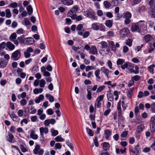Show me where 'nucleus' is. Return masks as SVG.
<instances>
[{
	"label": "nucleus",
	"instance_id": "obj_40",
	"mask_svg": "<svg viewBox=\"0 0 155 155\" xmlns=\"http://www.w3.org/2000/svg\"><path fill=\"white\" fill-rule=\"evenodd\" d=\"M87 132L88 134L90 136H93L94 135V132L93 131L88 127L86 128Z\"/></svg>",
	"mask_w": 155,
	"mask_h": 155
},
{
	"label": "nucleus",
	"instance_id": "obj_60",
	"mask_svg": "<svg viewBox=\"0 0 155 155\" xmlns=\"http://www.w3.org/2000/svg\"><path fill=\"white\" fill-rule=\"evenodd\" d=\"M20 147L22 152H25L27 150V149L22 144L20 145Z\"/></svg>",
	"mask_w": 155,
	"mask_h": 155
},
{
	"label": "nucleus",
	"instance_id": "obj_17",
	"mask_svg": "<svg viewBox=\"0 0 155 155\" xmlns=\"http://www.w3.org/2000/svg\"><path fill=\"white\" fill-rule=\"evenodd\" d=\"M153 40V38L150 35H147L144 37V40L146 42H149Z\"/></svg>",
	"mask_w": 155,
	"mask_h": 155
},
{
	"label": "nucleus",
	"instance_id": "obj_64",
	"mask_svg": "<svg viewBox=\"0 0 155 155\" xmlns=\"http://www.w3.org/2000/svg\"><path fill=\"white\" fill-rule=\"evenodd\" d=\"M151 110L152 112H155V103H153L151 105Z\"/></svg>",
	"mask_w": 155,
	"mask_h": 155
},
{
	"label": "nucleus",
	"instance_id": "obj_34",
	"mask_svg": "<svg viewBox=\"0 0 155 155\" xmlns=\"http://www.w3.org/2000/svg\"><path fill=\"white\" fill-rule=\"evenodd\" d=\"M43 89L42 88H35L33 90L34 93L35 94H38L39 93H41L43 91Z\"/></svg>",
	"mask_w": 155,
	"mask_h": 155
},
{
	"label": "nucleus",
	"instance_id": "obj_58",
	"mask_svg": "<svg viewBox=\"0 0 155 155\" xmlns=\"http://www.w3.org/2000/svg\"><path fill=\"white\" fill-rule=\"evenodd\" d=\"M16 33L18 34H24L25 33V31L22 28H20L17 31Z\"/></svg>",
	"mask_w": 155,
	"mask_h": 155
},
{
	"label": "nucleus",
	"instance_id": "obj_14",
	"mask_svg": "<svg viewBox=\"0 0 155 155\" xmlns=\"http://www.w3.org/2000/svg\"><path fill=\"white\" fill-rule=\"evenodd\" d=\"M30 136L32 139L34 140H36L38 138V135L35 134V131L33 130H30Z\"/></svg>",
	"mask_w": 155,
	"mask_h": 155
},
{
	"label": "nucleus",
	"instance_id": "obj_27",
	"mask_svg": "<svg viewBox=\"0 0 155 155\" xmlns=\"http://www.w3.org/2000/svg\"><path fill=\"white\" fill-rule=\"evenodd\" d=\"M30 24L31 22L28 18H25L24 21L22 22V24L26 26L30 25Z\"/></svg>",
	"mask_w": 155,
	"mask_h": 155
},
{
	"label": "nucleus",
	"instance_id": "obj_45",
	"mask_svg": "<svg viewBox=\"0 0 155 155\" xmlns=\"http://www.w3.org/2000/svg\"><path fill=\"white\" fill-rule=\"evenodd\" d=\"M46 82L44 79H41L40 81L39 84V86L42 88H43L45 87V85L46 84Z\"/></svg>",
	"mask_w": 155,
	"mask_h": 155
},
{
	"label": "nucleus",
	"instance_id": "obj_59",
	"mask_svg": "<svg viewBox=\"0 0 155 155\" xmlns=\"http://www.w3.org/2000/svg\"><path fill=\"white\" fill-rule=\"evenodd\" d=\"M128 63H129V62H125L124 64H122L121 66V69L123 70H124L125 68L127 69L128 64Z\"/></svg>",
	"mask_w": 155,
	"mask_h": 155
},
{
	"label": "nucleus",
	"instance_id": "obj_24",
	"mask_svg": "<svg viewBox=\"0 0 155 155\" xmlns=\"http://www.w3.org/2000/svg\"><path fill=\"white\" fill-rule=\"evenodd\" d=\"M134 88H132L129 90L127 92V96L129 99H130L131 97V96L133 94V91Z\"/></svg>",
	"mask_w": 155,
	"mask_h": 155
},
{
	"label": "nucleus",
	"instance_id": "obj_62",
	"mask_svg": "<svg viewBox=\"0 0 155 155\" xmlns=\"http://www.w3.org/2000/svg\"><path fill=\"white\" fill-rule=\"evenodd\" d=\"M94 69V67L93 66H86L85 68V71L87 72L89 70H92Z\"/></svg>",
	"mask_w": 155,
	"mask_h": 155
},
{
	"label": "nucleus",
	"instance_id": "obj_25",
	"mask_svg": "<svg viewBox=\"0 0 155 155\" xmlns=\"http://www.w3.org/2000/svg\"><path fill=\"white\" fill-rule=\"evenodd\" d=\"M105 25L107 27L110 28L112 26L113 22L111 20H107L105 22Z\"/></svg>",
	"mask_w": 155,
	"mask_h": 155
},
{
	"label": "nucleus",
	"instance_id": "obj_38",
	"mask_svg": "<svg viewBox=\"0 0 155 155\" xmlns=\"http://www.w3.org/2000/svg\"><path fill=\"white\" fill-rule=\"evenodd\" d=\"M25 35H23L20 37H18L17 39L19 41L20 43H24V39L25 38Z\"/></svg>",
	"mask_w": 155,
	"mask_h": 155
},
{
	"label": "nucleus",
	"instance_id": "obj_9",
	"mask_svg": "<svg viewBox=\"0 0 155 155\" xmlns=\"http://www.w3.org/2000/svg\"><path fill=\"white\" fill-rule=\"evenodd\" d=\"M107 97L108 100L111 102L114 101V96L111 93V90H109L107 92Z\"/></svg>",
	"mask_w": 155,
	"mask_h": 155
},
{
	"label": "nucleus",
	"instance_id": "obj_28",
	"mask_svg": "<svg viewBox=\"0 0 155 155\" xmlns=\"http://www.w3.org/2000/svg\"><path fill=\"white\" fill-rule=\"evenodd\" d=\"M124 15V18H130L132 16L131 13L128 11L125 12Z\"/></svg>",
	"mask_w": 155,
	"mask_h": 155
},
{
	"label": "nucleus",
	"instance_id": "obj_15",
	"mask_svg": "<svg viewBox=\"0 0 155 155\" xmlns=\"http://www.w3.org/2000/svg\"><path fill=\"white\" fill-rule=\"evenodd\" d=\"M6 47L10 51H12L15 48V45L10 42H8L6 43Z\"/></svg>",
	"mask_w": 155,
	"mask_h": 155
},
{
	"label": "nucleus",
	"instance_id": "obj_32",
	"mask_svg": "<svg viewBox=\"0 0 155 155\" xmlns=\"http://www.w3.org/2000/svg\"><path fill=\"white\" fill-rule=\"evenodd\" d=\"M117 109L118 110V113L119 115L121 114V101H119L118 103L117 104Z\"/></svg>",
	"mask_w": 155,
	"mask_h": 155
},
{
	"label": "nucleus",
	"instance_id": "obj_52",
	"mask_svg": "<svg viewBox=\"0 0 155 155\" xmlns=\"http://www.w3.org/2000/svg\"><path fill=\"white\" fill-rule=\"evenodd\" d=\"M141 133L139 132V131H136L135 133V136L137 140H139L141 136Z\"/></svg>",
	"mask_w": 155,
	"mask_h": 155
},
{
	"label": "nucleus",
	"instance_id": "obj_37",
	"mask_svg": "<svg viewBox=\"0 0 155 155\" xmlns=\"http://www.w3.org/2000/svg\"><path fill=\"white\" fill-rule=\"evenodd\" d=\"M92 27L94 30H98L99 29V26L97 23H94L92 25Z\"/></svg>",
	"mask_w": 155,
	"mask_h": 155
},
{
	"label": "nucleus",
	"instance_id": "obj_18",
	"mask_svg": "<svg viewBox=\"0 0 155 155\" xmlns=\"http://www.w3.org/2000/svg\"><path fill=\"white\" fill-rule=\"evenodd\" d=\"M149 15L151 18H155V10L152 8H150L149 12Z\"/></svg>",
	"mask_w": 155,
	"mask_h": 155
},
{
	"label": "nucleus",
	"instance_id": "obj_63",
	"mask_svg": "<svg viewBox=\"0 0 155 155\" xmlns=\"http://www.w3.org/2000/svg\"><path fill=\"white\" fill-rule=\"evenodd\" d=\"M27 103V101L25 99H23L20 101V104L22 106H25Z\"/></svg>",
	"mask_w": 155,
	"mask_h": 155
},
{
	"label": "nucleus",
	"instance_id": "obj_13",
	"mask_svg": "<svg viewBox=\"0 0 155 155\" xmlns=\"http://www.w3.org/2000/svg\"><path fill=\"white\" fill-rule=\"evenodd\" d=\"M89 53L93 54H97V50L96 47L95 46H92L90 49Z\"/></svg>",
	"mask_w": 155,
	"mask_h": 155
},
{
	"label": "nucleus",
	"instance_id": "obj_41",
	"mask_svg": "<svg viewBox=\"0 0 155 155\" xmlns=\"http://www.w3.org/2000/svg\"><path fill=\"white\" fill-rule=\"evenodd\" d=\"M51 135L54 136H55L57 135L58 133L57 130H54L53 128H51Z\"/></svg>",
	"mask_w": 155,
	"mask_h": 155
},
{
	"label": "nucleus",
	"instance_id": "obj_31",
	"mask_svg": "<svg viewBox=\"0 0 155 155\" xmlns=\"http://www.w3.org/2000/svg\"><path fill=\"white\" fill-rule=\"evenodd\" d=\"M110 145L107 142H104L103 145V148L105 150H107L109 148Z\"/></svg>",
	"mask_w": 155,
	"mask_h": 155
},
{
	"label": "nucleus",
	"instance_id": "obj_19",
	"mask_svg": "<svg viewBox=\"0 0 155 155\" xmlns=\"http://www.w3.org/2000/svg\"><path fill=\"white\" fill-rule=\"evenodd\" d=\"M44 96L43 94H40L37 98H36L35 100V102L36 103H39L41 101H42L44 99Z\"/></svg>",
	"mask_w": 155,
	"mask_h": 155
},
{
	"label": "nucleus",
	"instance_id": "obj_2",
	"mask_svg": "<svg viewBox=\"0 0 155 155\" xmlns=\"http://www.w3.org/2000/svg\"><path fill=\"white\" fill-rule=\"evenodd\" d=\"M34 153L35 154L38 155H42L44 153L43 149L41 148L39 144H37L33 150Z\"/></svg>",
	"mask_w": 155,
	"mask_h": 155
},
{
	"label": "nucleus",
	"instance_id": "obj_33",
	"mask_svg": "<svg viewBox=\"0 0 155 155\" xmlns=\"http://www.w3.org/2000/svg\"><path fill=\"white\" fill-rule=\"evenodd\" d=\"M144 128V126L143 125L141 124L138 126L137 127V129L136 131H139V132H140L141 133V132H142Z\"/></svg>",
	"mask_w": 155,
	"mask_h": 155
},
{
	"label": "nucleus",
	"instance_id": "obj_46",
	"mask_svg": "<svg viewBox=\"0 0 155 155\" xmlns=\"http://www.w3.org/2000/svg\"><path fill=\"white\" fill-rule=\"evenodd\" d=\"M18 4L16 2H14L8 5V7L10 8H15L18 6Z\"/></svg>",
	"mask_w": 155,
	"mask_h": 155
},
{
	"label": "nucleus",
	"instance_id": "obj_44",
	"mask_svg": "<svg viewBox=\"0 0 155 155\" xmlns=\"http://www.w3.org/2000/svg\"><path fill=\"white\" fill-rule=\"evenodd\" d=\"M14 137L11 134H8V137L7 138V140L10 142H11L13 139Z\"/></svg>",
	"mask_w": 155,
	"mask_h": 155
},
{
	"label": "nucleus",
	"instance_id": "obj_56",
	"mask_svg": "<svg viewBox=\"0 0 155 155\" xmlns=\"http://www.w3.org/2000/svg\"><path fill=\"white\" fill-rule=\"evenodd\" d=\"M115 20H118L121 18L122 17V15H120L119 13H116L115 14Z\"/></svg>",
	"mask_w": 155,
	"mask_h": 155
},
{
	"label": "nucleus",
	"instance_id": "obj_1",
	"mask_svg": "<svg viewBox=\"0 0 155 155\" xmlns=\"http://www.w3.org/2000/svg\"><path fill=\"white\" fill-rule=\"evenodd\" d=\"M129 150L130 155H134L133 154L135 155H138L140 154L141 152V147L139 143H138L135 146L134 149L132 147H130Z\"/></svg>",
	"mask_w": 155,
	"mask_h": 155
},
{
	"label": "nucleus",
	"instance_id": "obj_53",
	"mask_svg": "<svg viewBox=\"0 0 155 155\" xmlns=\"http://www.w3.org/2000/svg\"><path fill=\"white\" fill-rule=\"evenodd\" d=\"M54 140L56 142H62L64 141V139L59 136L56 137Z\"/></svg>",
	"mask_w": 155,
	"mask_h": 155
},
{
	"label": "nucleus",
	"instance_id": "obj_47",
	"mask_svg": "<svg viewBox=\"0 0 155 155\" xmlns=\"http://www.w3.org/2000/svg\"><path fill=\"white\" fill-rule=\"evenodd\" d=\"M104 134L105 135V137L107 139L110 135V132L109 130H107L104 131Z\"/></svg>",
	"mask_w": 155,
	"mask_h": 155
},
{
	"label": "nucleus",
	"instance_id": "obj_29",
	"mask_svg": "<svg viewBox=\"0 0 155 155\" xmlns=\"http://www.w3.org/2000/svg\"><path fill=\"white\" fill-rule=\"evenodd\" d=\"M154 67H155V65L154 64H152L150 65L148 67L149 71L152 74H153L154 73L153 68Z\"/></svg>",
	"mask_w": 155,
	"mask_h": 155
},
{
	"label": "nucleus",
	"instance_id": "obj_51",
	"mask_svg": "<svg viewBox=\"0 0 155 155\" xmlns=\"http://www.w3.org/2000/svg\"><path fill=\"white\" fill-rule=\"evenodd\" d=\"M114 95L115 97V100L116 101L119 98V92L117 91H115L113 92Z\"/></svg>",
	"mask_w": 155,
	"mask_h": 155
},
{
	"label": "nucleus",
	"instance_id": "obj_30",
	"mask_svg": "<svg viewBox=\"0 0 155 155\" xmlns=\"http://www.w3.org/2000/svg\"><path fill=\"white\" fill-rule=\"evenodd\" d=\"M83 25L82 24H79L76 27V30L79 31H84V29L83 28Z\"/></svg>",
	"mask_w": 155,
	"mask_h": 155
},
{
	"label": "nucleus",
	"instance_id": "obj_49",
	"mask_svg": "<svg viewBox=\"0 0 155 155\" xmlns=\"http://www.w3.org/2000/svg\"><path fill=\"white\" fill-rule=\"evenodd\" d=\"M17 37V35L15 33H12L10 37V40L11 41H12L15 40Z\"/></svg>",
	"mask_w": 155,
	"mask_h": 155
},
{
	"label": "nucleus",
	"instance_id": "obj_35",
	"mask_svg": "<svg viewBox=\"0 0 155 155\" xmlns=\"http://www.w3.org/2000/svg\"><path fill=\"white\" fill-rule=\"evenodd\" d=\"M133 40L130 39H128L125 41V43L129 47H131L132 45Z\"/></svg>",
	"mask_w": 155,
	"mask_h": 155
},
{
	"label": "nucleus",
	"instance_id": "obj_54",
	"mask_svg": "<svg viewBox=\"0 0 155 155\" xmlns=\"http://www.w3.org/2000/svg\"><path fill=\"white\" fill-rule=\"evenodd\" d=\"M104 5L105 8L107 9L109 8L111 6L110 3L108 1L104 2Z\"/></svg>",
	"mask_w": 155,
	"mask_h": 155
},
{
	"label": "nucleus",
	"instance_id": "obj_22",
	"mask_svg": "<svg viewBox=\"0 0 155 155\" xmlns=\"http://www.w3.org/2000/svg\"><path fill=\"white\" fill-rule=\"evenodd\" d=\"M83 13L84 15L87 17L91 18L92 17V14H91L89 9H87L86 11H84Z\"/></svg>",
	"mask_w": 155,
	"mask_h": 155
},
{
	"label": "nucleus",
	"instance_id": "obj_23",
	"mask_svg": "<svg viewBox=\"0 0 155 155\" xmlns=\"http://www.w3.org/2000/svg\"><path fill=\"white\" fill-rule=\"evenodd\" d=\"M109 45L110 48H111L112 51L115 52L116 51V49L114 42L112 41H109Z\"/></svg>",
	"mask_w": 155,
	"mask_h": 155
},
{
	"label": "nucleus",
	"instance_id": "obj_20",
	"mask_svg": "<svg viewBox=\"0 0 155 155\" xmlns=\"http://www.w3.org/2000/svg\"><path fill=\"white\" fill-rule=\"evenodd\" d=\"M62 2L64 5H70L73 3L72 0H61Z\"/></svg>",
	"mask_w": 155,
	"mask_h": 155
},
{
	"label": "nucleus",
	"instance_id": "obj_11",
	"mask_svg": "<svg viewBox=\"0 0 155 155\" xmlns=\"http://www.w3.org/2000/svg\"><path fill=\"white\" fill-rule=\"evenodd\" d=\"M101 70L104 74L105 75L108 79L109 77V70L104 67H101Z\"/></svg>",
	"mask_w": 155,
	"mask_h": 155
},
{
	"label": "nucleus",
	"instance_id": "obj_12",
	"mask_svg": "<svg viewBox=\"0 0 155 155\" xmlns=\"http://www.w3.org/2000/svg\"><path fill=\"white\" fill-rule=\"evenodd\" d=\"M78 34L80 36L83 35V38H86L89 35L90 33L89 31H86L83 34L82 31H78Z\"/></svg>",
	"mask_w": 155,
	"mask_h": 155
},
{
	"label": "nucleus",
	"instance_id": "obj_10",
	"mask_svg": "<svg viewBox=\"0 0 155 155\" xmlns=\"http://www.w3.org/2000/svg\"><path fill=\"white\" fill-rule=\"evenodd\" d=\"M128 63V64L127 69L129 71L130 73H133V72H134V64L129 62V63Z\"/></svg>",
	"mask_w": 155,
	"mask_h": 155
},
{
	"label": "nucleus",
	"instance_id": "obj_36",
	"mask_svg": "<svg viewBox=\"0 0 155 155\" xmlns=\"http://www.w3.org/2000/svg\"><path fill=\"white\" fill-rule=\"evenodd\" d=\"M28 14L29 15H31L33 12V8L31 5H28L27 8Z\"/></svg>",
	"mask_w": 155,
	"mask_h": 155
},
{
	"label": "nucleus",
	"instance_id": "obj_8",
	"mask_svg": "<svg viewBox=\"0 0 155 155\" xmlns=\"http://www.w3.org/2000/svg\"><path fill=\"white\" fill-rule=\"evenodd\" d=\"M131 30L133 32L137 31L140 32L141 31V30L136 23L133 24L132 25Z\"/></svg>",
	"mask_w": 155,
	"mask_h": 155
},
{
	"label": "nucleus",
	"instance_id": "obj_7",
	"mask_svg": "<svg viewBox=\"0 0 155 155\" xmlns=\"http://www.w3.org/2000/svg\"><path fill=\"white\" fill-rule=\"evenodd\" d=\"M104 97V95H101L97 98L96 101L97 102V108H100L101 107V104L100 102L103 100Z\"/></svg>",
	"mask_w": 155,
	"mask_h": 155
},
{
	"label": "nucleus",
	"instance_id": "obj_57",
	"mask_svg": "<svg viewBox=\"0 0 155 155\" xmlns=\"http://www.w3.org/2000/svg\"><path fill=\"white\" fill-rule=\"evenodd\" d=\"M140 78V77L138 75H135L134 77L131 78V79L133 81H139Z\"/></svg>",
	"mask_w": 155,
	"mask_h": 155
},
{
	"label": "nucleus",
	"instance_id": "obj_6",
	"mask_svg": "<svg viewBox=\"0 0 155 155\" xmlns=\"http://www.w3.org/2000/svg\"><path fill=\"white\" fill-rule=\"evenodd\" d=\"M39 130L41 137L43 139L44 133L45 134H48V129L47 127H41L39 128Z\"/></svg>",
	"mask_w": 155,
	"mask_h": 155
},
{
	"label": "nucleus",
	"instance_id": "obj_16",
	"mask_svg": "<svg viewBox=\"0 0 155 155\" xmlns=\"http://www.w3.org/2000/svg\"><path fill=\"white\" fill-rule=\"evenodd\" d=\"M7 64V62L5 59L0 60V68H3Z\"/></svg>",
	"mask_w": 155,
	"mask_h": 155
},
{
	"label": "nucleus",
	"instance_id": "obj_26",
	"mask_svg": "<svg viewBox=\"0 0 155 155\" xmlns=\"http://www.w3.org/2000/svg\"><path fill=\"white\" fill-rule=\"evenodd\" d=\"M144 21H140L136 23L140 30L145 26Z\"/></svg>",
	"mask_w": 155,
	"mask_h": 155
},
{
	"label": "nucleus",
	"instance_id": "obj_48",
	"mask_svg": "<svg viewBox=\"0 0 155 155\" xmlns=\"http://www.w3.org/2000/svg\"><path fill=\"white\" fill-rule=\"evenodd\" d=\"M124 62V60L123 59L119 58L118 59L117 61V65H122Z\"/></svg>",
	"mask_w": 155,
	"mask_h": 155
},
{
	"label": "nucleus",
	"instance_id": "obj_61",
	"mask_svg": "<svg viewBox=\"0 0 155 155\" xmlns=\"http://www.w3.org/2000/svg\"><path fill=\"white\" fill-rule=\"evenodd\" d=\"M100 30L103 31H105V26L102 24H100L99 26Z\"/></svg>",
	"mask_w": 155,
	"mask_h": 155
},
{
	"label": "nucleus",
	"instance_id": "obj_50",
	"mask_svg": "<svg viewBox=\"0 0 155 155\" xmlns=\"http://www.w3.org/2000/svg\"><path fill=\"white\" fill-rule=\"evenodd\" d=\"M105 87L104 85H102L99 86L97 89L96 92L99 93L101 92L105 88Z\"/></svg>",
	"mask_w": 155,
	"mask_h": 155
},
{
	"label": "nucleus",
	"instance_id": "obj_5",
	"mask_svg": "<svg viewBox=\"0 0 155 155\" xmlns=\"http://www.w3.org/2000/svg\"><path fill=\"white\" fill-rule=\"evenodd\" d=\"M34 42V40L31 37L25 38L24 41V44L26 45H32Z\"/></svg>",
	"mask_w": 155,
	"mask_h": 155
},
{
	"label": "nucleus",
	"instance_id": "obj_42",
	"mask_svg": "<svg viewBox=\"0 0 155 155\" xmlns=\"http://www.w3.org/2000/svg\"><path fill=\"white\" fill-rule=\"evenodd\" d=\"M78 8L77 5L74 6L71 10L72 11L74 14H76V13L77 12Z\"/></svg>",
	"mask_w": 155,
	"mask_h": 155
},
{
	"label": "nucleus",
	"instance_id": "obj_4",
	"mask_svg": "<svg viewBox=\"0 0 155 155\" xmlns=\"http://www.w3.org/2000/svg\"><path fill=\"white\" fill-rule=\"evenodd\" d=\"M130 33V31L127 28H124L121 29L120 31V37L124 38L127 37V35Z\"/></svg>",
	"mask_w": 155,
	"mask_h": 155
},
{
	"label": "nucleus",
	"instance_id": "obj_43",
	"mask_svg": "<svg viewBox=\"0 0 155 155\" xmlns=\"http://www.w3.org/2000/svg\"><path fill=\"white\" fill-rule=\"evenodd\" d=\"M100 71L99 69H97L95 71L94 74L95 75L97 78L98 79H101V77L99 76L100 74Z\"/></svg>",
	"mask_w": 155,
	"mask_h": 155
},
{
	"label": "nucleus",
	"instance_id": "obj_55",
	"mask_svg": "<svg viewBox=\"0 0 155 155\" xmlns=\"http://www.w3.org/2000/svg\"><path fill=\"white\" fill-rule=\"evenodd\" d=\"M87 90V97L88 100H91L92 98L91 97V93L90 91L88 90V89Z\"/></svg>",
	"mask_w": 155,
	"mask_h": 155
},
{
	"label": "nucleus",
	"instance_id": "obj_3",
	"mask_svg": "<svg viewBox=\"0 0 155 155\" xmlns=\"http://www.w3.org/2000/svg\"><path fill=\"white\" fill-rule=\"evenodd\" d=\"M21 55L20 51L18 50H17L12 53L11 58L14 61H16L20 58Z\"/></svg>",
	"mask_w": 155,
	"mask_h": 155
},
{
	"label": "nucleus",
	"instance_id": "obj_21",
	"mask_svg": "<svg viewBox=\"0 0 155 155\" xmlns=\"http://www.w3.org/2000/svg\"><path fill=\"white\" fill-rule=\"evenodd\" d=\"M74 14V13L70 10L68 11L67 14V16L71 18L72 19L74 20L75 18V16H76V14Z\"/></svg>",
	"mask_w": 155,
	"mask_h": 155
},
{
	"label": "nucleus",
	"instance_id": "obj_39",
	"mask_svg": "<svg viewBox=\"0 0 155 155\" xmlns=\"http://www.w3.org/2000/svg\"><path fill=\"white\" fill-rule=\"evenodd\" d=\"M6 16L7 18H10L12 16L11 11L9 9H6L5 10Z\"/></svg>",
	"mask_w": 155,
	"mask_h": 155
}]
</instances>
